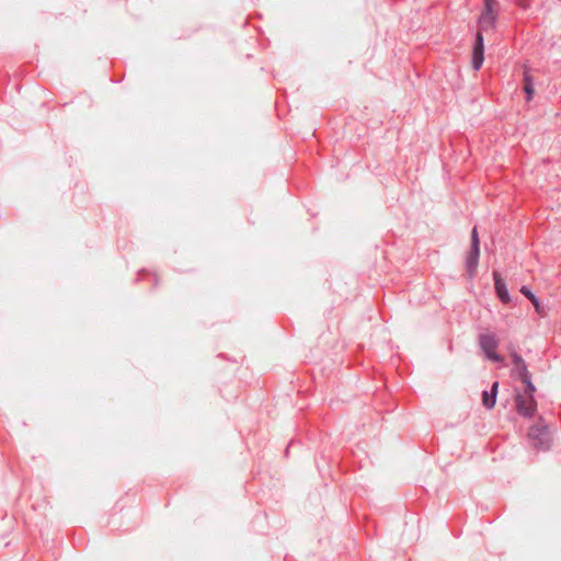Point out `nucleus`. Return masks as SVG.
<instances>
[{"instance_id": "obj_9", "label": "nucleus", "mask_w": 561, "mask_h": 561, "mask_svg": "<svg viewBox=\"0 0 561 561\" xmlns=\"http://www.w3.org/2000/svg\"><path fill=\"white\" fill-rule=\"evenodd\" d=\"M524 83H525L524 90L527 94V101L529 102L533 99L535 90H534L533 77L530 75L528 67H525V70H524Z\"/></svg>"}, {"instance_id": "obj_1", "label": "nucleus", "mask_w": 561, "mask_h": 561, "mask_svg": "<svg viewBox=\"0 0 561 561\" xmlns=\"http://www.w3.org/2000/svg\"><path fill=\"white\" fill-rule=\"evenodd\" d=\"M499 11L500 4L497 0H483V9L478 18L479 30L472 51V67L474 70H479L484 60V41L482 33L489 30H495Z\"/></svg>"}, {"instance_id": "obj_6", "label": "nucleus", "mask_w": 561, "mask_h": 561, "mask_svg": "<svg viewBox=\"0 0 561 561\" xmlns=\"http://www.w3.org/2000/svg\"><path fill=\"white\" fill-rule=\"evenodd\" d=\"M493 277H494V287H495V290H496V294H497L499 298L504 304L510 302L511 298H510V295H508V291H507V288H506V284L503 280V278L501 277L500 273L499 272H494L493 273Z\"/></svg>"}, {"instance_id": "obj_4", "label": "nucleus", "mask_w": 561, "mask_h": 561, "mask_svg": "<svg viewBox=\"0 0 561 561\" xmlns=\"http://www.w3.org/2000/svg\"><path fill=\"white\" fill-rule=\"evenodd\" d=\"M479 344L485 356L494 362L502 363L503 356L499 355L495 350L499 346V340L493 333H483L479 336Z\"/></svg>"}, {"instance_id": "obj_11", "label": "nucleus", "mask_w": 561, "mask_h": 561, "mask_svg": "<svg viewBox=\"0 0 561 561\" xmlns=\"http://www.w3.org/2000/svg\"><path fill=\"white\" fill-rule=\"evenodd\" d=\"M530 301L533 302L536 311L539 313V314H543V309L542 307L540 306L538 299L536 298V296L534 297V299H530Z\"/></svg>"}, {"instance_id": "obj_3", "label": "nucleus", "mask_w": 561, "mask_h": 561, "mask_svg": "<svg viewBox=\"0 0 561 561\" xmlns=\"http://www.w3.org/2000/svg\"><path fill=\"white\" fill-rule=\"evenodd\" d=\"M511 358L514 365L512 370L513 375H517L520 380L528 386L529 391H536V387L531 382L530 374L528 371L526 362L514 350H511Z\"/></svg>"}, {"instance_id": "obj_5", "label": "nucleus", "mask_w": 561, "mask_h": 561, "mask_svg": "<svg viewBox=\"0 0 561 561\" xmlns=\"http://www.w3.org/2000/svg\"><path fill=\"white\" fill-rule=\"evenodd\" d=\"M534 392L535 391H529L528 386H526L524 394H516L515 402L518 414L523 416H531L534 414V412L536 411Z\"/></svg>"}, {"instance_id": "obj_2", "label": "nucleus", "mask_w": 561, "mask_h": 561, "mask_svg": "<svg viewBox=\"0 0 561 561\" xmlns=\"http://www.w3.org/2000/svg\"><path fill=\"white\" fill-rule=\"evenodd\" d=\"M533 445L538 449H547L550 446L551 437L548 427L541 422L530 427L528 433Z\"/></svg>"}, {"instance_id": "obj_12", "label": "nucleus", "mask_w": 561, "mask_h": 561, "mask_svg": "<svg viewBox=\"0 0 561 561\" xmlns=\"http://www.w3.org/2000/svg\"><path fill=\"white\" fill-rule=\"evenodd\" d=\"M520 293H522L523 295H525L529 300H530V299H534V297H535V295H534V294L529 290V288H527L526 286H523V287L520 288Z\"/></svg>"}, {"instance_id": "obj_8", "label": "nucleus", "mask_w": 561, "mask_h": 561, "mask_svg": "<svg viewBox=\"0 0 561 561\" xmlns=\"http://www.w3.org/2000/svg\"><path fill=\"white\" fill-rule=\"evenodd\" d=\"M497 389H499V382L495 381V382H493L490 392H488V391L483 392L482 402L486 409H492L495 405Z\"/></svg>"}, {"instance_id": "obj_7", "label": "nucleus", "mask_w": 561, "mask_h": 561, "mask_svg": "<svg viewBox=\"0 0 561 561\" xmlns=\"http://www.w3.org/2000/svg\"><path fill=\"white\" fill-rule=\"evenodd\" d=\"M479 255H480V248L471 247V249L466 257V266H467V271L470 276H472L476 272V268L478 266Z\"/></svg>"}, {"instance_id": "obj_10", "label": "nucleus", "mask_w": 561, "mask_h": 561, "mask_svg": "<svg viewBox=\"0 0 561 561\" xmlns=\"http://www.w3.org/2000/svg\"><path fill=\"white\" fill-rule=\"evenodd\" d=\"M471 247H473V248L479 247L480 248V240H479V237H478L477 228H473L472 232H471Z\"/></svg>"}, {"instance_id": "obj_13", "label": "nucleus", "mask_w": 561, "mask_h": 561, "mask_svg": "<svg viewBox=\"0 0 561 561\" xmlns=\"http://www.w3.org/2000/svg\"><path fill=\"white\" fill-rule=\"evenodd\" d=\"M518 4H519L520 7H523V8H526V7H527V4H526L525 2H519Z\"/></svg>"}]
</instances>
